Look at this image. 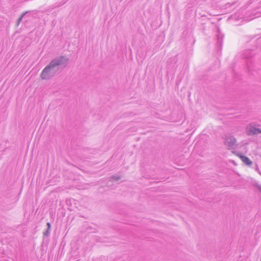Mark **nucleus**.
Masks as SVG:
<instances>
[{"label": "nucleus", "mask_w": 261, "mask_h": 261, "mask_svg": "<svg viewBox=\"0 0 261 261\" xmlns=\"http://www.w3.org/2000/svg\"><path fill=\"white\" fill-rule=\"evenodd\" d=\"M47 226H48V228H50V223H47Z\"/></svg>", "instance_id": "nucleus-5"}, {"label": "nucleus", "mask_w": 261, "mask_h": 261, "mask_svg": "<svg viewBox=\"0 0 261 261\" xmlns=\"http://www.w3.org/2000/svg\"><path fill=\"white\" fill-rule=\"evenodd\" d=\"M61 64L59 60H54L49 65L46 67L41 73V76L42 79H48L51 76L50 71L54 67L58 66Z\"/></svg>", "instance_id": "nucleus-1"}, {"label": "nucleus", "mask_w": 261, "mask_h": 261, "mask_svg": "<svg viewBox=\"0 0 261 261\" xmlns=\"http://www.w3.org/2000/svg\"><path fill=\"white\" fill-rule=\"evenodd\" d=\"M237 156H239L242 160V161L247 165H251L252 164V162L250 160V159L244 155H242L240 154H238Z\"/></svg>", "instance_id": "nucleus-3"}, {"label": "nucleus", "mask_w": 261, "mask_h": 261, "mask_svg": "<svg viewBox=\"0 0 261 261\" xmlns=\"http://www.w3.org/2000/svg\"><path fill=\"white\" fill-rule=\"evenodd\" d=\"M236 139L232 136H228L225 141V144L230 149L236 143Z\"/></svg>", "instance_id": "nucleus-2"}, {"label": "nucleus", "mask_w": 261, "mask_h": 261, "mask_svg": "<svg viewBox=\"0 0 261 261\" xmlns=\"http://www.w3.org/2000/svg\"><path fill=\"white\" fill-rule=\"evenodd\" d=\"M258 133H261V130L259 129L254 128L253 132H252L253 134H257Z\"/></svg>", "instance_id": "nucleus-4"}]
</instances>
